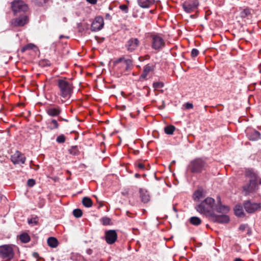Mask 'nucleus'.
Instances as JSON below:
<instances>
[{
	"mask_svg": "<svg viewBox=\"0 0 261 261\" xmlns=\"http://www.w3.org/2000/svg\"><path fill=\"white\" fill-rule=\"evenodd\" d=\"M17 16H18V17L11 20V24L13 27H22L28 22L29 18L26 14L17 15Z\"/></svg>",
	"mask_w": 261,
	"mask_h": 261,
	"instance_id": "10",
	"label": "nucleus"
},
{
	"mask_svg": "<svg viewBox=\"0 0 261 261\" xmlns=\"http://www.w3.org/2000/svg\"><path fill=\"white\" fill-rule=\"evenodd\" d=\"M190 223L194 226H199L201 224V220L198 217L194 216L189 219Z\"/></svg>",
	"mask_w": 261,
	"mask_h": 261,
	"instance_id": "27",
	"label": "nucleus"
},
{
	"mask_svg": "<svg viewBox=\"0 0 261 261\" xmlns=\"http://www.w3.org/2000/svg\"><path fill=\"white\" fill-rule=\"evenodd\" d=\"M100 221L103 225H111L112 224L111 222V219L107 217H103L101 218Z\"/></svg>",
	"mask_w": 261,
	"mask_h": 261,
	"instance_id": "33",
	"label": "nucleus"
},
{
	"mask_svg": "<svg viewBox=\"0 0 261 261\" xmlns=\"http://www.w3.org/2000/svg\"><path fill=\"white\" fill-rule=\"evenodd\" d=\"M206 106H205V107H204V109H206Z\"/></svg>",
	"mask_w": 261,
	"mask_h": 261,
	"instance_id": "59",
	"label": "nucleus"
},
{
	"mask_svg": "<svg viewBox=\"0 0 261 261\" xmlns=\"http://www.w3.org/2000/svg\"><path fill=\"white\" fill-rule=\"evenodd\" d=\"M60 38H63V36L62 35H61V36H60Z\"/></svg>",
	"mask_w": 261,
	"mask_h": 261,
	"instance_id": "58",
	"label": "nucleus"
},
{
	"mask_svg": "<svg viewBox=\"0 0 261 261\" xmlns=\"http://www.w3.org/2000/svg\"><path fill=\"white\" fill-rule=\"evenodd\" d=\"M11 8L15 16L24 14L28 10V6L21 0H16L12 2Z\"/></svg>",
	"mask_w": 261,
	"mask_h": 261,
	"instance_id": "5",
	"label": "nucleus"
},
{
	"mask_svg": "<svg viewBox=\"0 0 261 261\" xmlns=\"http://www.w3.org/2000/svg\"><path fill=\"white\" fill-rule=\"evenodd\" d=\"M82 203L86 207H90L92 206L93 202L91 198L88 197H85L83 198Z\"/></svg>",
	"mask_w": 261,
	"mask_h": 261,
	"instance_id": "29",
	"label": "nucleus"
},
{
	"mask_svg": "<svg viewBox=\"0 0 261 261\" xmlns=\"http://www.w3.org/2000/svg\"><path fill=\"white\" fill-rule=\"evenodd\" d=\"M193 196L195 200H199L203 197V193L201 191L197 190L194 192Z\"/></svg>",
	"mask_w": 261,
	"mask_h": 261,
	"instance_id": "34",
	"label": "nucleus"
},
{
	"mask_svg": "<svg viewBox=\"0 0 261 261\" xmlns=\"http://www.w3.org/2000/svg\"><path fill=\"white\" fill-rule=\"evenodd\" d=\"M245 175L250 177V180H253V181L257 182L258 175L256 172L252 169H248L246 170Z\"/></svg>",
	"mask_w": 261,
	"mask_h": 261,
	"instance_id": "23",
	"label": "nucleus"
},
{
	"mask_svg": "<svg viewBox=\"0 0 261 261\" xmlns=\"http://www.w3.org/2000/svg\"><path fill=\"white\" fill-rule=\"evenodd\" d=\"M117 237V233L115 230H109L105 232V240L108 244H113Z\"/></svg>",
	"mask_w": 261,
	"mask_h": 261,
	"instance_id": "15",
	"label": "nucleus"
},
{
	"mask_svg": "<svg viewBox=\"0 0 261 261\" xmlns=\"http://www.w3.org/2000/svg\"><path fill=\"white\" fill-rule=\"evenodd\" d=\"M104 25L103 18L101 16H97L93 21L91 25V30L92 32H97L101 30Z\"/></svg>",
	"mask_w": 261,
	"mask_h": 261,
	"instance_id": "13",
	"label": "nucleus"
},
{
	"mask_svg": "<svg viewBox=\"0 0 261 261\" xmlns=\"http://www.w3.org/2000/svg\"><path fill=\"white\" fill-rule=\"evenodd\" d=\"M173 209L175 212H176V209L175 208V207H173Z\"/></svg>",
	"mask_w": 261,
	"mask_h": 261,
	"instance_id": "56",
	"label": "nucleus"
},
{
	"mask_svg": "<svg viewBox=\"0 0 261 261\" xmlns=\"http://www.w3.org/2000/svg\"><path fill=\"white\" fill-rule=\"evenodd\" d=\"M33 256H34L35 257L37 258V257H38L39 256V255H38V253H37V252H34V253H33Z\"/></svg>",
	"mask_w": 261,
	"mask_h": 261,
	"instance_id": "51",
	"label": "nucleus"
},
{
	"mask_svg": "<svg viewBox=\"0 0 261 261\" xmlns=\"http://www.w3.org/2000/svg\"><path fill=\"white\" fill-rule=\"evenodd\" d=\"M47 128L50 130L58 129L59 127V124L57 120L55 119L48 120L47 122Z\"/></svg>",
	"mask_w": 261,
	"mask_h": 261,
	"instance_id": "25",
	"label": "nucleus"
},
{
	"mask_svg": "<svg viewBox=\"0 0 261 261\" xmlns=\"http://www.w3.org/2000/svg\"><path fill=\"white\" fill-rule=\"evenodd\" d=\"M57 86L60 90L59 95L62 98L68 99L70 97L73 89L71 83L66 79H59L57 81Z\"/></svg>",
	"mask_w": 261,
	"mask_h": 261,
	"instance_id": "3",
	"label": "nucleus"
},
{
	"mask_svg": "<svg viewBox=\"0 0 261 261\" xmlns=\"http://www.w3.org/2000/svg\"><path fill=\"white\" fill-rule=\"evenodd\" d=\"M135 176L136 178H139L140 177V175L139 173H136L135 174Z\"/></svg>",
	"mask_w": 261,
	"mask_h": 261,
	"instance_id": "52",
	"label": "nucleus"
},
{
	"mask_svg": "<svg viewBox=\"0 0 261 261\" xmlns=\"http://www.w3.org/2000/svg\"><path fill=\"white\" fill-rule=\"evenodd\" d=\"M100 261H102V260H100Z\"/></svg>",
	"mask_w": 261,
	"mask_h": 261,
	"instance_id": "60",
	"label": "nucleus"
},
{
	"mask_svg": "<svg viewBox=\"0 0 261 261\" xmlns=\"http://www.w3.org/2000/svg\"><path fill=\"white\" fill-rule=\"evenodd\" d=\"M140 197L141 201L143 203H147L150 200V196L147 190L140 188L139 190Z\"/></svg>",
	"mask_w": 261,
	"mask_h": 261,
	"instance_id": "20",
	"label": "nucleus"
},
{
	"mask_svg": "<svg viewBox=\"0 0 261 261\" xmlns=\"http://www.w3.org/2000/svg\"><path fill=\"white\" fill-rule=\"evenodd\" d=\"M215 202L214 199L207 197L201 203L196 205L195 209L199 213L210 218L215 213Z\"/></svg>",
	"mask_w": 261,
	"mask_h": 261,
	"instance_id": "1",
	"label": "nucleus"
},
{
	"mask_svg": "<svg viewBox=\"0 0 261 261\" xmlns=\"http://www.w3.org/2000/svg\"><path fill=\"white\" fill-rule=\"evenodd\" d=\"M175 130V127L172 125L166 126L164 128L165 133L168 135H172Z\"/></svg>",
	"mask_w": 261,
	"mask_h": 261,
	"instance_id": "31",
	"label": "nucleus"
},
{
	"mask_svg": "<svg viewBox=\"0 0 261 261\" xmlns=\"http://www.w3.org/2000/svg\"><path fill=\"white\" fill-rule=\"evenodd\" d=\"M163 86V83L161 82H155L153 84V86L155 88H162Z\"/></svg>",
	"mask_w": 261,
	"mask_h": 261,
	"instance_id": "41",
	"label": "nucleus"
},
{
	"mask_svg": "<svg viewBox=\"0 0 261 261\" xmlns=\"http://www.w3.org/2000/svg\"><path fill=\"white\" fill-rule=\"evenodd\" d=\"M126 108V107L125 106H122V110H125Z\"/></svg>",
	"mask_w": 261,
	"mask_h": 261,
	"instance_id": "55",
	"label": "nucleus"
},
{
	"mask_svg": "<svg viewBox=\"0 0 261 261\" xmlns=\"http://www.w3.org/2000/svg\"><path fill=\"white\" fill-rule=\"evenodd\" d=\"M246 133L248 139L250 141H257L261 138L260 133L251 128H247L246 130Z\"/></svg>",
	"mask_w": 261,
	"mask_h": 261,
	"instance_id": "16",
	"label": "nucleus"
},
{
	"mask_svg": "<svg viewBox=\"0 0 261 261\" xmlns=\"http://www.w3.org/2000/svg\"><path fill=\"white\" fill-rule=\"evenodd\" d=\"M199 50L196 48H193L191 51V56L192 58H194L199 55Z\"/></svg>",
	"mask_w": 261,
	"mask_h": 261,
	"instance_id": "39",
	"label": "nucleus"
},
{
	"mask_svg": "<svg viewBox=\"0 0 261 261\" xmlns=\"http://www.w3.org/2000/svg\"><path fill=\"white\" fill-rule=\"evenodd\" d=\"M14 252L10 245L0 246V258L4 261H10L14 257Z\"/></svg>",
	"mask_w": 261,
	"mask_h": 261,
	"instance_id": "6",
	"label": "nucleus"
},
{
	"mask_svg": "<svg viewBox=\"0 0 261 261\" xmlns=\"http://www.w3.org/2000/svg\"><path fill=\"white\" fill-rule=\"evenodd\" d=\"M217 200L218 203L216 205L215 204V211L221 214L227 213L229 211V207L222 204L220 196L217 197Z\"/></svg>",
	"mask_w": 261,
	"mask_h": 261,
	"instance_id": "18",
	"label": "nucleus"
},
{
	"mask_svg": "<svg viewBox=\"0 0 261 261\" xmlns=\"http://www.w3.org/2000/svg\"><path fill=\"white\" fill-rule=\"evenodd\" d=\"M199 5L198 0H189L182 4V8L187 13L194 11Z\"/></svg>",
	"mask_w": 261,
	"mask_h": 261,
	"instance_id": "11",
	"label": "nucleus"
},
{
	"mask_svg": "<svg viewBox=\"0 0 261 261\" xmlns=\"http://www.w3.org/2000/svg\"><path fill=\"white\" fill-rule=\"evenodd\" d=\"M58 120L59 121H66V122L68 121V120H67L66 119H64V118H62L61 117H58Z\"/></svg>",
	"mask_w": 261,
	"mask_h": 261,
	"instance_id": "50",
	"label": "nucleus"
},
{
	"mask_svg": "<svg viewBox=\"0 0 261 261\" xmlns=\"http://www.w3.org/2000/svg\"><path fill=\"white\" fill-rule=\"evenodd\" d=\"M139 6L143 8H149L154 3V0H137Z\"/></svg>",
	"mask_w": 261,
	"mask_h": 261,
	"instance_id": "22",
	"label": "nucleus"
},
{
	"mask_svg": "<svg viewBox=\"0 0 261 261\" xmlns=\"http://www.w3.org/2000/svg\"><path fill=\"white\" fill-rule=\"evenodd\" d=\"M88 2L91 4H95L97 2V0H86Z\"/></svg>",
	"mask_w": 261,
	"mask_h": 261,
	"instance_id": "47",
	"label": "nucleus"
},
{
	"mask_svg": "<svg viewBox=\"0 0 261 261\" xmlns=\"http://www.w3.org/2000/svg\"><path fill=\"white\" fill-rule=\"evenodd\" d=\"M207 166V163L204 159L197 158L190 162L188 167L191 173H200L205 171Z\"/></svg>",
	"mask_w": 261,
	"mask_h": 261,
	"instance_id": "4",
	"label": "nucleus"
},
{
	"mask_svg": "<svg viewBox=\"0 0 261 261\" xmlns=\"http://www.w3.org/2000/svg\"><path fill=\"white\" fill-rule=\"evenodd\" d=\"M211 220L214 222L219 223H227L229 222L230 219L228 216L225 214L217 215L214 213L213 215L210 217Z\"/></svg>",
	"mask_w": 261,
	"mask_h": 261,
	"instance_id": "14",
	"label": "nucleus"
},
{
	"mask_svg": "<svg viewBox=\"0 0 261 261\" xmlns=\"http://www.w3.org/2000/svg\"><path fill=\"white\" fill-rule=\"evenodd\" d=\"M38 222V217H36L30 219H28V223L29 224L37 225Z\"/></svg>",
	"mask_w": 261,
	"mask_h": 261,
	"instance_id": "37",
	"label": "nucleus"
},
{
	"mask_svg": "<svg viewBox=\"0 0 261 261\" xmlns=\"http://www.w3.org/2000/svg\"><path fill=\"white\" fill-rule=\"evenodd\" d=\"M248 227L247 224H241L239 227V229L241 231H244Z\"/></svg>",
	"mask_w": 261,
	"mask_h": 261,
	"instance_id": "44",
	"label": "nucleus"
},
{
	"mask_svg": "<svg viewBox=\"0 0 261 261\" xmlns=\"http://www.w3.org/2000/svg\"><path fill=\"white\" fill-rule=\"evenodd\" d=\"M234 214L238 217L242 218L245 216L243 206L241 204H237L234 208Z\"/></svg>",
	"mask_w": 261,
	"mask_h": 261,
	"instance_id": "24",
	"label": "nucleus"
},
{
	"mask_svg": "<svg viewBox=\"0 0 261 261\" xmlns=\"http://www.w3.org/2000/svg\"><path fill=\"white\" fill-rule=\"evenodd\" d=\"M48 245L52 248H56L58 246L59 242L58 240L54 237H49L47 239Z\"/></svg>",
	"mask_w": 261,
	"mask_h": 261,
	"instance_id": "26",
	"label": "nucleus"
},
{
	"mask_svg": "<svg viewBox=\"0 0 261 261\" xmlns=\"http://www.w3.org/2000/svg\"><path fill=\"white\" fill-rule=\"evenodd\" d=\"M105 18L106 19H109V20H111L112 19L111 16L109 13H107L106 14Z\"/></svg>",
	"mask_w": 261,
	"mask_h": 261,
	"instance_id": "48",
	"label": "nucleus"
},
{
	"mask_svg": "<svg viewBox=\"0 0 261 261\" xmlns=\"http://www.w3.org/2000/svg\"><path fill=\"white\" fill-rule=\"evenodd\" d=\"M234 261H242L241 259L237 258L234 259Z\"/></svg>",
	"mask_w": 261,
	"mask_h": 261,
	"instance_id": "53",
	"label": "nucleus"
},
{
	"mask_svg": "<svg viewBox=\"0 0 261 261\" xmlns=\"http://www.w3.org/2000/svg\"><path fill=\"white\" fill-rule=\"evenodd\" d=\"M155 68V65H149L147 64L144 67L143 71L142 73L141 74L140 77L143 79H145L147 77V74L149 72L152 71L154 70Z\"/></svg>",
	"mask_w": 261,
	"mask_h": 261,
	"instance_id": "21",
	"label": "nucleus"
},
{
	"mask_svg": "<svg viewBox=\"0 0 261 261\" xmlns=\"http://www.w3.org/2000/svg\"><path fill=\"white\" fill-rule=\"evenodd\" d=\"M25 156L19 151H16L11 156V160L14 164H23L25 163Z\"/></svg>",
	"mask_w": 261,
	"mask_h": 261,
	"instance_id": "17",
	"label": "nucleus"
},
{
	"mask_svg": "<svg viewBox=\"0 0 261 261\" xmlns=\"http://www.w3.org/2000/svg\"><path fill=\"white\" fill-rule=\"evenodd\" d=\"M39 64H40V65H41L42 66H50L49 62L48 61H46V60L40 61V63H39Z\"/></svg>",
	"mask_w": 261,
	"mask_h": 261,
	"instance_id": "43",
	"label": "nucleus"
},
{
	"mask_svg": "<svg viewBox=\"0 0 261 261\" xmlns=\"http://www.w3.org/2000/svg\"><path fill=\"white\" fill-rule=\"evenodd\" d=\"M119 8L124 13H127L128 10V7L125 5H120Z\"/></svg>",
	"mask_w": 261,
	"mask_h": 261,
	"instance_id": "42",
	"label": "nucleus"
},
{
	"mask_svg": "<svg viewBox=\"0 0 261 261\" xmlns=\"http://www.w3.org/2000/svg\"><path fill=\"white\" fill-rule=\"evenodd\" d=\"M257 181H258V184L259 185H261V179H258V178Z\"/></svg>",
	"mask_w": 261,
	"mask_h": 261,
	"instance_id": "54",
	"label": "nucleus"
},
{
	"mask_svg": "<svg viewBox=\"0 0 261 261\" xmlns=\"http://www.w3.org/2000/svg\"><path fill=\"white\" fill-rule=\"evenodd\" d=\"M47 114L51 117L59 116L61 112V108L58 107H49L46 109Z\"/></svg>",
	"mask_w": 261,
	"mask_h": 261,
	"instance_id": "19",
	"label": "nucleus"
},
{
	"mask_svg": "<svg viewBox=\"0 0 261 261\" xmlns=\"http://www.w3.org/2000/svg\"><path fill=\"white\" fill-rule=\"evenodd\" d=\"M185 107L187 109H190L193 108V105L191 103L187 102L186 103Z\"/></svg>",
	"mask_w": 261,
	"mask_h": 261,
	"instance_id": "46",
	"label": "nucleus"
},
{
	"mask_svg": "<svg viewBox=\"0 0 261 261\" xmlns=\"http://www.w3.org/2000/svg\"><path fill=\"white\" fill-rule=\"evenodd\" d=\"M36 46L32 44V43H29L27 44L26 45L24 46L21 49V52L24 53L26 50H32L34 48H36Z\"/></svg>",
	"mask_w": 261,
	"mask_h": 261,
	"instance_id": "32",
	"label": "nucleus"
},
{
	"mask_svg": "<svg viewBox=\"0 0 261 261\" xmlns=\"http://www.w3.org/2000/svg\"><path fill=\"white\" fill-rule=\"evenodd\" d=\"M56 141L59 143H63L65 141V137L63 135H60L57 137Z\"/></svg>",
	"mask_w": 261,
	"mask_h": 261,
	"instance_id": "36",
	"label": "nucleus"
},
{
	"mask_svg": "<svg viewBox=\"0 0 261 261\" xmlns=\"http://www.w3.org/2000/svg\"><path fill=\"white\" fill-rule=\"evenodd\" d=\"M73 215L76 218H80L82 216L83 212L81 210L76 208L73 211Z\"/></svg>",
	"mask_w": 261,
	"mask_h": 261,
	"instance_id": "35",
	"label": "nucleus"
},
{
	"mask_svg": "<svg viewBox=\"0 0 261 261\" xmlns=\"http://www.w3.org/2000/svg\"><path fill=\"white\" fill-rule=\"evenodd\" d=\"M257 182L253 181V180H249L248 183L243 187V191L245 192V195L248 196L251 194L256 192L258 189Z\"/></svg>",
	"mask_w": 261,
	"mask_h": 261,
	"instance_id": "9",
	"label": "nucleus"
},
{
	"mask_svg": "<svg viewBox=\"0 0 261 261\" xmlns=\"http://www.w3.org/2000/svg\"><path fill=\"white\" fill-rule=\"evenodd\" d=\"M243 207L246 212L249 214H253L256 211L261 210V204L251 202L250 200L244 201Z\"/></svg>",
	"mask_w": 261,
	"mask_h": 261,
	"instance_id": "8",
	"label": "nucleus"
},
{
	"mask_svg": "<svg viewBox=\"0 0 261 261\" xmlns=\"http://www.w3.org/2000/svg\"><path fill=\"white\" fill-rule=\"evenodd\" d=\"M35 180L33 179H29L27 181V185L30 187H32L35 185Z\"/></svg>",
	"mask_w": 261,
	"mask_h": 261,
	"instance_id": "40",
	"label": "nucleus"
},
{
	"mask_svg": "<svg viewBox=\"0 0 261 261\" xmlns=\"http://www.w3.org/2000/svg\"><path fill=\"white\" fill-rule=\"evenodd\" d=\"M114 65L121 74H127L133 68V60L123 56L114 61Z\"/></svg>",
	"mask_w": 261,
	"mask_h": 261,
	"instance_id": "2",
	"label": "nucleus"
},
{
	"mask_svg": "<svg viewBox=\"0 0 261 261\" xmlns=\"http://www.w3.org/2000/svg\"><path fill=\"white\" fill-rule=\"evenodd\" d=\"M151 47L156 50L162 49L165 46V40L163 38L157 34H152L150 35Z\"/></svg>",
	"mask_w": 261,
	"mask_h": 261,
	"instance_id": "7",
	"label": "nucleus"
},
{
	"mask_svg": "<svg viewBox=\"0 0 261 261\" xmlns=\"http://www.w3.org/2000/svg\"><path fill=\"white\" fill-rule=\"evenodd\" d=\"M86 252L88 254L91 255L93 252V250L89 248L87 250Z\"/></svg>",
	"mask_w": 261,
	"mask_h": 261,
	"instance_id": "49",
	"label": "nucleus"
},
{
	"mask_svg": "<svg viewBox=\"0 0 261 261\" xmlns=\"http://www.w3.org/2000/svg\"><path fill=\"white\" fill-rule=\"evenodd\" d=\"M38 168H39V166H37V168H36V169H35V170H37V169H38Z\"/></svg>",
	"mask_w": 261,
	"mask_h": 261,
	"instance_id": "57",
	"label": "nucleus"
},
{
	"mask_svg": "<svg viewBox=\"0 0 261 261\" xmlns=\"http://www.w3.org/2000/svg\"><path fill=\"white\" fill-rule=\"evenodd\" d=\"M251 14L250 11L248 9H245L241 12V16L246 17Z\"/></svg>",
	"mask_w": 261,
	"mask_h": 261,
	"instance_id": "38",
	"label": "nucleus"
},
{
	"mask_svg": "<svg viewBox=\"0 0 261 261\" xmlns=\"http://www.w3.org/2000/svg\"><path fill=\"white\" fill-rule=\"evenodd\" d=\"M137 166L138 168L141 170H144L145 169V166L142 163H138Z\"/></svg>",
	"mask_w": 261,
	"mask_h": 261,
	"instance_id": "45",
	"label": "nucleus"
},
{
	"mask_svg": "<svg viewBox=\"0 0 261 261\" xmlns=\"http://www.w3.org/2000/svg\"><path fill=\"white\" fill-rule=\"evenodd\" d=\"M140 45V41L137 38H131L125 44V47L129 53L134 51Z\"/></svg>",
	"mask_w": 261,
	"mask_h": 261,
	"instance_id": "12",
	"label": "nucleus"
},
{
	"mask_svg": "<svg viewBox=\"0 0 261 261\" xmlns=\"http://www.w3.org/2000/svg\"><path fill=\"white\" fill-rule=\"evenodd\" d=\"M19 239L21 242L27 243L30 241V237L27 233L24 232L19 236Z\"/></svg>",
	"mask_w": 261,
	"mask_h": 261,
	"instance_id": "30",
	"label": "nucleus"
},
{
	"mask_svg": "<svg viewBox=\"0 0 261 261\" xmlns=\"http://www.w3.org/2000/svg\"><path fill=\"white\" fill-rule=\"evenodd\" d=\"M69 153L74 156L79 155L80 154V151L76 145L72 146L68 149Z\"/></svg>",
	"mask_w": 261,
	"mask_h": 261,
	"instance_id": "28",
	"label": "nucleus"
}]
</instances>
